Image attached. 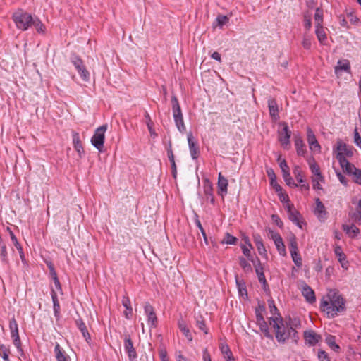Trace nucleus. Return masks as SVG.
I'll return each mask as SVG.
<instances>
[{
    "label": "nucleus",
    "mask_w": 361,
    "mask_h": 361,
    "mask_svg": "<svg viewBox=\"0 0 361 361\" xmlns=\"http://www.w3.org/2000/svg\"><path fill=\"white\" fill-rule=\"evenodd\" d=\"M345 301L342 295L335 290H331L320 302V309L328 318H334L338 313L345 310Z\"/></svg>",
    "instance_id": "obj_1"
},
{
    "label": "nucleus",
    "mask_w": 361,
    "mask_h": 361,
    "mask_svg": "<svg viewBox=\"0 0 361 361\" xmlns=\"http://www.w3.org/2000/svg\"><path fill=\"white\" fill-rule=\"evenodd\" d=\"M269 324L274 329L275 337L279 343H285L290 338L295 342L297 341L298 338L297 331L288 328L281 317H270Z\"/></svg>",
    "instance_id": "obj_2"
},
{
    "label": "nucleus",
    "mask_w": 361,
    "mask_h": 361,
    "mask_svg": "<svg viewBox=\"0 0 361 361\" xmlns=\"http://www.w3.org/2000/svg\"><path fill=\"white\" fill-rule=\"evenodd\" d=\"M171 104H172V111H173V116L174 119V122L178 130L180 133H185L186 131V127L184 123L183 116L181 111L180 106L179 104L178 100L175 94H173L171 97Z\"/></svg>",
    "instance_id": "obj_3"
},
{
    "label": "nucleus",
    "mask_w": 361,
    "mask_h": 361,
    "mask_svg": "<svg viewBox=\"0 0 361 361\" xmlns=\"http://www.w3.org/2000/svg\"><path fill=\"white\" fill-rule=\"evenodd\" d=\"M12 18L17 28L21 30H27L31 26L32 16L23 10L16 11Z\"/></svg>",
    "instance_id": "obj_4"
},
{
    "label": "nucleus",
    "mask_w": 361,
    "mask_h": 361,
    "mask_svg": "<svg viewBox=\"0 0 361 361\" xmlns=\"http://www.w3.org/2000/svg\"><path fill=\"white\" fill-rule=\"evenodd\" d=\"M107 130V125L104 124L97 128L91 138L92 145L99 152H103L105 139V133Z\"/></svg>",
    "instance_id": "obj_5"
},
{
    "label": "nucleus",
    "mask_w": 361,
    "mask_h": 361,
    "mask_svg": "<svg viewBox=\"0 0 361 361\" xmlns=\"http://www.w3.org/2000/svg\"><path fill=\"white\" fill-rule=\"evenodd\" d=\"M289 249L293 261L298 267L302 264V258L298 252L297 238L295 235H291L289 238Z\"/></svg>",
    "instance_id": "obj_6"
},
{
    "label": "nucleus",
    "mask_w": 361,
    "mask_h": 361,
    "mask_svg": "<svg viewBox=\"0 0 361 361\" xmlns=\"http://www.w3.org/2000/svg\"><path fill=\"white\" fill-rule=\"evenodd\" d=\"M268 236L274 240V244L276 245V247L279 253L281 256H286V247H285V245L283 243V239L281 237V235L278 233H276L274 231L269 229L268 230Z\"/></svg>",
    "instance_id": "obj_7"
},
{
    "label": "nucleus",
    "mask_w": 361,
    "mask_h": 361,
    "mask_svg": "<svg viewBox=\"0 0 361 361\" xmlns=\"http://www.w3.org/2000/svg\"><path fill=\"white\" fill-rule=\"evenodd\" d=\"M124 348L128 353L129 361H137V355L129 334L124 335Z\"/></svg>",
    "instance_id": "obj_8"
},
{
    "label": "nucleus",
    "mask_w": 361,
    "mask_h": 361,
    "mask_svg": "<svg viewBox=\"0 0 361 361\" xmlns=\"http://www.w3.org/2000/svg\"><path fill=\"white\" fill-rule=\"evenodd\" d=\"M72 62L82 80L84 81H88L90 80V73L85 68L82 61L80 58L75 56L73 59Z\"/></svg>",
    "instance_id": "obj_9"
},
{
    "label": "nucleus",
    "mask_w": 361,
    "mask_h": 361,
    "mask_svg": "<svg viewBox=\"0 0 361 361\" xmlns=\"http://www.w3.org/2000/svg\"><path fill=\"white\" fill-rule=\"evenodd\" d=\"M283 128L279 133V140L284 148H288L290 146L289 140L291 135V132L289 130L288 125L286 123H283Z\"/></svg>",
    "instance_id": "obj_10"
},
{
    "label": "nucleus",
    "mask_w": 361,
    "mask_h": 361,
    "mask_svg": "<svg viewBox=\"0 0 361 361\" xmlns=\"http://www.w3.org/2000/svg\"><path fill=\"white\" fill-rule=\"evenodd\" d=\"M316 207L314 210V214L317 216L319 221H324L327 217V212L324 204L322 201L317 198L315 200Z\"/></svg>",
    "instance_id": "obj_11"
},
{
    "label": "nucleus",
    "mask_w": 361,
    "mask_h": 361,
    "mask_svg": "<svg viewBox=\"0 0 361 361\" xmlns=\"http://www.w3.org/2000/svg\"><path fill=\"white\" fill-rule=\"evenodd\" d=\"M255 267V272L257 276L259 281L263 285L267 284L266 278L264 274V268L258 258L257 259H251Z\"/></svg>",
    "instance_id": "obj_12"
},
{
    "label": "nucleus",
    "mask_w": 361,
    "mask_h": 361,
    "mask_svg": "<svg viewBox=\"0 0 361 361\" xmlns=\"http://www.w3.org/2000/svg\"><path fill=\"white\" fill-rule=\"evenodd\" d=\"M307 140L311 150L320 151V145L316 139L314 132L310 128L307 130Z\"/></svg>",
    "instance_id": "obj_13"
},
{
    "label": "nucleus",
    "mask_w": 361,
    "mask_h": 361,
    "mask_svg": "<svg viewBox=\"0 0 361 361\" xmlns=\"http://www.w3.org/2000/svg\"><path fill=\"white\" fill-rule=\"evenodd\" d=\"M304 338L305 340V343L309 344L310 345H315L321 339V336L316 334L314 331L310 330L305 331L304 333Z\"/></svg>",
    "instance_id": "obj_14"
},
{
    "label": "nucleus",
    "mask_w": 361,
    "mask_h": 361,
    "mask_svg": "<svg viewBox=\"0 0 361 361\" xmlns=\"http://www.w3.org/2000/svg\"><path fill=\"white\" fill-rule=\"evenodd\" d=\"M145 312L148 318V322L152 325L155 326L157 322V317L155 314V312L154 310L153 307L149 303L146 302L144 307Z\"/></svg>",
    "instance_id": "obj_15"
},
{
    "label": "nucleus",
    "mask_w": 361,
    "mask_h": 361,
    "mask_svg": "<svg viewBox=\"0 0 361 361\" xmlns=\"http://www.w3.org/2000/svg\"><path fill=\"white\" fill-rule=\"evenodd\" d=\"M188 142L190 152V155H191L192 158L193 159H197L200 154L199 147L194 142L193 135L191 132L188 133Z\"/></svg>",
    "instance_id": "obj_16"
},
{
    "label": "nucleus",
    "mask_w": 361,
    "mask_h": 361,
    "mask_svg": "<svg viewBox=\"0 0 361 361\" xmlns=\"http://www.w3.org/2000/svg\"><path fill=\"white\" fill-rule=\"evenodd\" d=\"M336 150H337L336 159L338 160V157L340 156H341V157H345V155L352 156V154H353L352 151L350 149H348L347 145L343 143L341 140L337 142Z\"/></svg>",
    "instance_id": "obj_17"
},
{
    "label": "nucleus",
    "mask_w": 361,
    "mask_h": 361,
    "mask_svg": "<svg viewBox=\"0 0 361 361\" xmlns=\"http://www.w3.org/2000/svg\"><path fill=\"white\" fill-rule=\"evenodd\" d=\"M338 161L343 170L348 174L352 175L357 169L353 164L350 163L345 157L340 156L338 157Z\"/></svg>",
    "instance_id": "obj_18"
},
{
    "label": "nucleus",
    "mask_w": 361,
    "mask_h": 361,
    "mask_svg": "<svg viewBox=\"0 0 361 361\" xmlns=\"http://www.w3.org/2000/svg\"><path fill=\"white\" fill-rule=\"evenodd\" d=\"M302 295L305 297L307 302L313 303L316 301V298L314 290L307 284H304L302 290Z\"/></svg>",
    "instance_id": "obj_19"
},
{
    "label": "nucleus",
    "mask_w": 361,
    "mask_h": 361,
    "mask_svg": "<svg viewBox=\"0 0 361 361\" xmlns=\"http://www.w3.org/2000/svg\"><path fill=\"white\" fill-rule=\"evenodd\" d=\"M286 209L288 214V217L291 221L296 224L298 226L301 227L299 222V216L300 214L298 211L295 209L293 205H290V204H287L286 205Z\"/></svg>",
    "instance_id": "obj_20"
},
{
    "label": "nucleus",
    "mask_w": 361,
    "mask_h": 361,
    "mask_svg": "<svg viewBox=\"0 0 361 361\" xmlns=\"http://www.w3.org/2000/svg\"><path fill=\"white\" fill-rule=\"evenodd\" d=\"M72 138H73V144L75 149L78 153V155L80 157L82 156L84 154V149L81 143L80 135L78 133L73 132L72 134Z\"/></svg>",
    "instance_id": "obj_21"
},
{
    "label": "nucleus",
    "mask_w": 361,
    "mask_h": 361,
    "mask_svg": "<svg viewBox=\"0 0 361 361\" xmlns=\"http://www.w3.org/2000/svg\"><path fill=\"white\" fill-rule=\"evenodd\" d=\"M228 180L224 177L221 173H219L217 186L219 189V193L221 195L226 194L228 191Z\"/></svg>",
    "instance_id": "obj_22"
},
{
    "label": "nucleus",
    "mask_w": 361,
    "mask_h": 361,
    "mask_svg": "<svg viewBox=\"0 0 361 361\" xmlns=\"http://www.w3.org/2000/svg\"><path fill=\"white\" fill-rule=\"evenodd\" d=\"M268 107L271 118L274 120H277L279 117L276 101L274 99H269L268 101Z\"/></svg>",
    "instance_id": "obj_23"
},
{
    "label": "nucleus",
    "mask_w": 361,
    "mask_h": 361,
    "mask_svg": "<svg viewBox=\"0 0 361 361\" xmlns=\"http://www.w3.org/2000/svg\"><path fill=\"white\" fill-rule=\"evenodd\" d=\"M344 71L347 73L350 72V66L348 60H339L336 66L334 68L335 73L338 75L340 72Z\"/></svg>",
    "instance_id": "obj_24"
},
{
    "label": "nucleus",
    "mask_w": 361,
    "mask_h": 361,
    "mask_svg": "<svg viewBox=\"0 0 361 361\" xmlns=\"http://www.w3.org/2000/svg\"><path fill=\"white\" fill-rule=\"evenodd\" d=\"M54 353L57 361H69V357L57 343L54 348Z\"/></svg>",
    "instance_id": "obj_25"
},
{
    "label": "nucleus",
    "mask_w": 361,
    "mask_h": 361,
    "mask_svg": "<svg viewBox=\"0 0 361 361\" xmlns=\"http://www.w3.org/2000/svg\"><path fill=\"white\" fill-rule=\"evenodd\" d=\"M342 227L346 234L351 238L355 237L360 233L359 228L354 224L351 225L343 224Z\"/></svg>",
    "instance_id": "obj_26"
},
{
    "label": "nucleus",
    "mask_w": 361,
    "mask_h": 361,
    "mask_svg": "<svg viewBox=\"0 0 361 361\" xmlns=\"http://www.w3.org/2000/svg\"><path fill=\"white\" fill-rule=\"evenodd\" d=\"M294 139L297 154L300 156H304L306 149L302 138L300 136L295 135Z\"/></svg>",
    "instance_id": "obj_27"
},
{
    "label": "nucleus",
    "mask_w": 361,
    "mask_h": 361,
    "mask_svg": "<svg viewBox=\"0 0 361 361\" xmlns=\"http://www.w3.org/2000/svg\"><path fill=\"white\" fill-rule=\"evenodd\" d=\"M335 255L338 257V259L341 264L342 267L347 268L348 262L346 261L345 255L343 252L340 246H336L334 248Z\"/></svg>",
    "instance_id": "obj_28"
},
{
    "label": "nucleus",
    "mask_w": 361,
    "mask_h": 361,
    "mask_svg": "<svg viewBox=\"0 0 361 361\" xmlns=\"http://www.w3.org/2000/svg\"><path fill=\"white\" fill-rule=\"evenodd\" d=\"M76 325H77L78 328L80 330L85 341L87 343H89L90 340L91 339V337H90V335L87 329L85 324L83 322V321L82 319H78V320H76Z\"/></svg>",
    "instance_id": "obj_29"
},
{
    "label": "nucleus",
    "mask_w": 361,
    "mask_h": 361,
    "mask_svg": "<svg viewBox=\"0 0 361 361\" xmlns=\"http://www.w3.org/2000/svg\"><path fill=\"white\" fill-rule=\"evenodd\" d=\"M267 175L269 178H270L271 185L272 187L276 190V192L281 191V187L280 185H279L276 181V175L274 172V171L271 169H267Z\"/></svg>",
    "instance_id": "obj_30"
},
{
    "label": "nucleus",
    "mask_w": 361,
    "mask_h": 361,
    "mask_svg": "<svg viewBox=\"0 0 361 361\" xmlns=\"http://www.w3.org/2000/svg\"><path fill=\"white\" fill-rule=\"evenodd\" d=\"M212 187L211 183L207 180V184L204 185V192L207 200L210 199V202L214 203V197L212 192Z\"/></svg>",
    "instance_id": "obj_31"
},
{
    "label": "nucleus",
    "mask_w": 361,
    "mask_h": 361,
    "mask_svg": "<svg viewBox=\"0 0 361 361\" xmlns=\"http://www.w3.org/2000/svg\"><path fill=\"white\" fill-rule=\"evenodd\" d=\"M11 337L13 340V344L19 352H23L21 342L19 337L18 329L11 331Z\"/></svg>",
    "instance_id": "obj_32"
},
{
    "label": "nucleus",
    "mask_w": 361,
    "mask_h": 361,
    "mask_svg": "<svg viewBox=\"0 0 361 361\" xmlns=\"http://www.w3.org/2000/svg\"><path fill=\"white\" fill-rule=\"evenodd\" d=\"M350 216L354 220L355 222H356L359 225H361V200L358 201L356 211L353 212L350 215Z\"/></svg>",
    "instance_id": "obj_33"
},
{
    "label": "nucleus",
    "mask_w": 361,
    "mask_h": 361,
    "mask_svg": "<svg viewBox=\"0 0 361 361\" xmlns=\"http://www.w3.org/2000/svg\"><path fill=\"white\" fill-rule=\"evenodd\" d=\"M316 35L320 43L323 44L326 39V35L322 25L316 26Z\"/></svg>",
    "instance_id": "obj_34"
},
{
    "label": "nucleus",
    "mask_w": 361,
    "mask_h": 361,
    "mask_svg": "<svg viewBox=\"0 0 361 361\" xmlns=\"http://www.w3.org/2000/svg\"><path fill=\"white\" fill-rule=\"evenodd\" d=\"M31 25H33L35 27V29L37 30V31L39 33H44L45 32L44 25L37 18H32Z\"/></svg>",
    "instance_id": "obj_35"
},
{
    "label": "nucleus",
    "mask_w": 361,
    "mask_h": 361,
    "mask_svg": "<svg viewBox=\"0 0 361 361\" xmlns=\"http://www.w3.org/2000/svg\"><path fill=\"white\" fill-rule=\"evenodd\" d=\"M178 327L180 330L183 333L185 336L189 340L192 341V337L190 332L189 329L187 327L186 324L183 321H179L178 322Z\"/></svg>",
    "instance_id": "obj_36"
},
{
    "label": "nucleus",
    "mask_w": 361,
    "mask_h": 361,
    "mask_svg": "<svg viewBox=\"0 0 361 361\" xmlns=\"http://www.w3.org/2000/svg\"><path fill=\"white\" fill-rule=\"evenodd\" d=\"M0 257L1 259V261L4 264H8V259L6 245L1 242L0 243Z\"/></svg>",
    "instance_id": "obj_37"
},
{
    "label": "nucleus",
    "mask_w": 361,
    "mask_h": 361,
    "mask_svg": "<svg viewBox=\"0 0 361 361\" xmlns=\"http://www.w3.org/2000/svg\"><path fill=\"white\" fill-rule=\"evenodd\" d=\"M285 324L288 328H292L293 330H296L297 328L300 326V321L297 318L292 319L290 317L285 322Z\"/></svg>",
    "instance_id": "obj_38"
},
{
    "label": "nucleus",
    "mask_w": 361,
    "mask_h": 361,
    "mask_svg": "<svg viewBox=\"0 0 361 361\" xmlns=\"http://www.w3.org/2000/svg\"><path fill=\"white\" fill-rule=\"evenodd\" d=\"M315 26L322 25L323 23V11L320 8H317L314 14Z\"/></svg>",
    "instance_id": "obj_39"
},
{
    "label": "nucleus",
    "mask_w": 361,
    "mask_h": 361,
    "mask_svg": "<svg viewBox=\"0 0 361 361\" xmlns=\"http://www.w3.org/2000/svg\"><path fill=\"white\" fill-rule=\"evenodd\" d=\"M239 264L245 272H252V269L251 264L244 257H239Z\"/></svg>",
    "instance_id": "obj_40"
},
{
    "label": "nucleus",
    "mask_w": 361,
    "mask_h": 361,
    "mask_svg": "<svg viewBox=\"0 0 361 361\" xmlns=\"http://www.w3.org/2000/svg\"><path fill=\"white\" fill-rule=\"evenodd\" d=\"M258 325L260 328V330L262 331V332H263L265 337H267L268 338H273L272 335L269 332V327H268V325H267L266 321L258 324Z\"/></svg>",
    "instance_id": "obj_41"
},
{
    "label": "nucleus",
    "mask_w": 361,
    "mask_h": 361,
    "mask_svg": "<svg viewBox=\"0 0 361 361\" xmlns=\"http://www.w3.org/2000/svg\"><path fill=\"white\" fill-rule=\"evenodd\" d=\"M238 239L235 237L227 233L221 243L222 244L235 245Z\"/></svg>",
    "instance_id": "obj_42"
},
{
    "label": "nucleus",
    "mask_w": 361,
    "mask_h": 361,
    "mask_svg": "<svg viewBox=\"0 0 361 361\" xmlns=\"http://www.w3.org/2000/svg\"><path fill=\"white\" fill-rule=\"evenodd\" d=\"M293 174L299 183H303V173L299 166H295L293 169Z\"/></svg>",
    "instance_id": "obj_43"
},
{
    "label": "nucleus",
    "mask_w": 361,
    "mask_h": 361,
    "mask_svg": "<svg viewBox=\"0 0 361 361\" xmlns=\"http://www.w3.org/2000/svg\"><path fill=\"white\" fill-rule=\"evenodd\" d=\"M326 343L330 346V348L334 350L338 351L340 347L335 342V337L333 336H329L326 339Z\"/></svg>",
    "instance_id": "obj_44"
},
{
    "label": "nucleus",
    "mask_w": 361,
    "mask_h": 361,
    "mask_svg": "<svg viewBox=\"0 0 361 361\" xmlns=\"http://www.w3.org/2000/svg\"><path fill=\"white\" fill-rule=\"evenodd\" d=\"M310 169L311 172L314 175H319L321 173L320 168L319 165L314 161V160H312L309 161Z\"/></svg>",
    "instance_id": "obj_45"
},
{
    "label": "nucleus",
    "mask_w": 361,
    "mask_h": 361,
    "mask_svg": "<svg viewBox=\"0 0 361 361\" xmlns=\"http://www.w3.org/2000/svg\"><path fill=\"white\" fill-rule=\"evenodd\" d=\"M283 178L286 183V184L290 187H298V184L295 183L292 177L290 176V172H286L283 173Z\"/></svg>",
    "instance_id": "obj_46"
},
{
    "label": "nucleus",
    "mask_w": 361,
    "mask_h": 361,
    "mask_svg": "<svg viewBox=\"0 0 361 361\" xmlns=\"http://www.w3.org/2000/svg\"><path fill=\"white\" fill-rule=\"evenodd\" d=\"M10 353V350L4 344L0 345V355L4 359V360H7L8 359V355Z\"/></svg>",
    "instance_id": "obj_47"
},
{
    "label": "nucleus",
    "mask_w": 361,
    "mask_h": 361,
    "mask_svg": "<svg viewBox=\"0 0 361 361\" xmlns=\"http://www.w3.org/2000/svg\"><path fill=\"white\" fill-rule=\"evenodd\" d=\"M195 224H196L197 226L198 227V228L200 229L201 234L203 236L204 242L205 245H207L209 244V242H208V239L207 237V234L205 233L204 229L203 228V227L202 226L200 221L197 218L195 219Z\"/></svg>",
    "instance_id": "obj_48"
},
{
    "label": "nucleus",
    "mask_w": 361,
    "mask_h": 361,
    "mask_svg": "<svg viewBox=\"0 0 361 361\" xmlns=\"http://www.w3.org/2000/svg\"><path fill=\"white\" fill-rule=\"evenodd\" d=\"M145 116V118H149V121L147 122V128L149 129V131L151 135L157 136V134L154 132V130L152 128L153 122L150 118V116L149 115V114L147 112H146Z\"/></svg>",
    "instance_id": "obj_49"
},
{
    "label": "nucleus",
    "mask_w": 361,
    "mask_h": 361,
    "mask_svg": "<svg viewBox=\"0 0 361 361\" xmlns=\"http://www.w3.org/2000/svg\"><path fill=\"white\" fill-rule=\"evenodd\" d=\"M220 349L225 359H226L227 357L231 356L232 354V352L231 351L228 345H227L221 344L220 346Z\"/></svg>",
    "instance_id": "obj_50"
},
{
    "label": "nucleus",
    "mask_w": 361,
    "mask_h": 361,
    "mask_svg": "<svg viewBox=\"0 0 361 361\" xmlns=\"http://www.w3.org/2000/svg\"><path fill=\"white\" fill-rule=\"evenodd\" d=\"M122 304L127 310H129V313L132 314L133 309L131 307L130 300L128 296L123 297Z\"/></svg>",
    "instance_id": "obj_51"
},
{
    "label": "nucleus",
    "mask_w": 361,
    "mask_h": 361,
    "mask_svg": "<svg viewBox=\"0 0 361 361\" xmlns=\"http://www.w3.org/2000/svg\"><path fill=\"white\" fill-rule=\"evenodd\" d=\"M352 175L353 176L354 181L356 183L361 185V170L356 169Z\"/></svg>",
    "instance_id": "obj_52"
},
{
    "label": "nucleus",
    "mask_w": 361,
    "mask_h": 361,
    "mask_svg": "<svg viewBox=\"0 0 361 361\" xmlns=\"http://www.w3.org/2000/svg\"><path fill=\"white\" fill-rule=\"evenodd\" d=\"M257 249L258 250V252L260 255L264 257H267V250L264 245L263 242L261 243H259L258 245H256Z\"/></svg>",
    "instance_id": "obj_53"
},
{
    "label": "nucleus",
    "mask_w": 361,
    "mask_h": 361,
    "mask_svg": "<svg viewBox=\"0 0 361 361\" xmlns=\"http://www.w3.org/2000/svg\"><path fill=\"white\" fill-rule=\"evenodd\" d=\"M228 18L226 16H218L216 18V21L218 23V25L220 27H222L223 25H226L228 22Z\"/></svg>",
    "instance_id": "obj_54"
},
{
    "label": "nucleus",
    "mask_w": 361,
    "mask_h": 361,
    "mask_svg": "<svg viewBox=\"0 0 361 361\" xmlns=\"http://www.w3.org/2000/svg\"><path fill=\"white\" fill-rule=\"evenodd\" d=\"M196 325L198 327V329L204 331L205 334H207V329L206 327V324L204 320L197 319L196 321Z\"/></svg>",
    "instance_id": "obj_55"
},
{
    "label": "nucleus",
    "mask_w": 361,
    "mask_h": 361,
    "mask_svg": "<svg viewBox=\"0 0 361 361\" xmlns=\"http://www.w3.org/2000/svg\"><path fill=\"white\" fill-rule=\"evenodd\" d=\"M241 248H242L243 253L244 254V255H245L248 258L249 260L251 261V259H253L251 255V252H250L251 248H250L248 246H246L245 245H242Z\"/></svg>",
    "instance_id": "obj_56"
},
{
    "label": "nucleus",
    "mask_w": 361,
    "mask_h": 361,
    "mask_svg": "<svg viewBox=\"0 0 361 361\" xmlns=\"http://www.w3.org/2000/svg\"><path fill=\"white\" fill-rule=\"evenodd\" d=\"M51 298L54 303V310L55 312H57L60 309V305L57 300V297L56 293L53 291L51 294Z\"/></svg>",
    "instance_id": "obj_57"
},
{
    "label": "nucleus",
    "mask_w": 361,
    "mask_h": 361,
    "mask_svg": "<svg viewBox=\"0 0 361 361\" xmlns=\"http://www.w3.org/2000/svg\"><path fill=\"white\" fill-rule=\"evenodd\" d=\"M354 142L357 146L361 148V137L357 128L354 130Z\"/></svg>",
    "instance_id": "obj_58"
},
{
    "label": "nucleus",
    "mask_w": 361,
    "mask_h": 361,
    "mask_svg": "<svg viewBox=\"0 0 361 361\" xmlns=\"http://www.w3.org/2000/svg\"><path fill=\"white\" fill-rule=\"evenodd\" d=\"M6 231L8 232L13 245H17L18 243V240L17 238L16 237V235H14L13 232L10 228V227H7Z\"/></svg>",
    "instance_id": "obj_59"
},
{
    "label": "nucleus",
    "mask_w": 361,
    "mask_h": 361,
    "mask_svg": "<svg viewBox=\"0 0 361 361\" xmlns=\"http://www.w3.org/2000/svg\"><path fill=\"white\" fill-rule=\"evenodd\" d=\"M318 357L320 361H330L328 355L323 350L319 352Z\"/></svg>",
    "instance_id": "obj_60"
},
{
    "label": "nucleus",
    "mask_w": 361,
    "mask_h": 361,
    "mask_svg": "<svg viewBox=\"0 0 361 361\" xmlns=\"http://www.w3.org/2000/svg\"><path fill=\"white\" fill-rule=\"evenodd\" d=\"M279 166H280V168L282 171V173H284L286 172H289V167L286 161V160H282L280 163H279Z\"/></svg>",
    "instance_id": "obj_61"
},
{
    "label": "nucleus",
    "mask_w": 361,
    "mask_h": 361,
    "mask_svg": "<svg viewBox=\"0 0 361 361\" xmlns=\"http://www.w3.org/2000/svg\"><path fill=\"white\" fill-rule=\"evenodd\" d=\"M9 329H10L11 331L18 329L17 322L14 318H13L12 319L10 320Z\"/></svg>",
    "instance_id": "obj_62"
},
{
    "label": "nucleus",
    "mask_w": 361,
    "mask_h": 361,
    "mask_svg": "<svg viewBox=\"0 0 361 361\" xmlns=\"http://www.w3.org/2000/svg\"><path fill=\"white\" fill-rule=\"evenodd\" d=\"M336 176L342 184H343L344 185H347L348 180L346 178L341 172H336Z\"/></svg>",
    "instance_id": "obj_63"
},
{
    "label": "nucleus",
    "mask_w": 361,
    "mask_h": 361,
    "mask_svg": "<svg viewBox=\"0 0 361 361\" xmlns=\"http://www.w3.org/2000/svg\"><path fill=\"white\" fill-rule=\"evenodd\" d=\"M271 219L276 224V225L279 227H282L283 226V222L280 219V218L278 216V215L276 214H273L271 216Z\"/></svg>",
    "instance_id": "obj_64"
}]
</instances>
